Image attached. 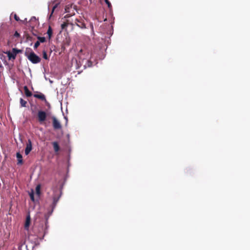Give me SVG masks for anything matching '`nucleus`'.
I'll list each match as a JSON object with an SVG mask.
<instances>
[{
  "label": "nucleus",
  "mask_w": 250,
  "mask_h": 250,
  "mask_svg": "<svg viewBox=\"0 0 250 250\" xmlns=\"http://www.w3.org/2000/svg\"><path fill=\"white\" fill-rule=\"evenodd\" d=\"M30 215L28 214L26 216V221H25V225H24V228H25V229H26V230L28 229L29 227L30 226Z\"/></svg>",
  "instance_id": "0eeeda50"
},
{
  "label": "nucleus",
  "mask_w": 250,
  "mask_h": 250,
  "mask_svg": "<svg viewBox=\"0 0 250 250\" xmlns=\"http://www.w3.org/2000/svg\"><path fill=\"white\" fill-rule=\"evenodd\" d=\"M24 90L27 97H30L32 95V93L29 90L26 86H24Z\"/></svg>",
  "instance_id": "9b49d317"
},
{
  "label": "nucleus",
  "mask_w": 250,
  "mask_h": 250,
  "mask_svg": "<svg viewBox=\"0 0 250 250\" xmlns=\"http://www.w3.org/2000/svg\"><path fill=\"white\" fill-rule=\"evenodd\" d=\"M60 197V195L58 196H54L53 197V208H54L55 206L56 205L58 201L59 200Z\"/></svg>",
  "instance_id": "9d476101"
},
{
  "label": "nucleus",
  "mask_w": 250,
  "mask_h": 250,
  "mask_svg": "<svg viewBox=\"0 0 250 250\" xmlns=\"http://www.w3.org/2000/svg\"><path fill=\"white\" fill-rule=\"evenodd\" d=\"M105 2L107 4V5L109 8H110L111 6V3L109 2V1L108 0H105Z\"/></svg>",
  "instance_id": "5701e85b"
},
{
  "label": "nucleus",
  "mask_w": 250,
  "mask_h": 250,
  "mask_svg": "<svg viewBox=\"0 0 250 250\" xmlns=\"http://www.w3.org/2000/svg\"><path fill=\"white\" fill-rule=\"evenodd\" d=\"M78 55L80 59L83 62L84 60L90 59L91 58V53L88 50H83L81 49Z\"/></svg>",
  "instance_id": "f03ea898"
},
{
  "label": "nucleus",
  "mask_w": 250,
  "mask_h": 250,
  "mask_svg": "<svg viewBox=\"0 0 250 250\" xmlns=\"http://www.w3.org/2000/svg\"><path fill=\"white\" fill-rule=\"evenodd\" d=\"M29 195H30V197L31 198V199L32 200V201H34V193L33 192H31V193H29Z\"/></svg>",
  "instance_id": "aec40b11"
},
{
  "label": "nucleus",
  "mask_w": 250,
  "mask_h": 250,
  "mask_svg": "<svg viewBox=\"0 0 250 250\" xmlns=\"http://www.w3.org/2000/svg\"><path fill=\"white\" fill-rule=\"evenodd\" d=\"M47 34L48 35L49 39H50L51 38V36H52V29H51L50 26H49L48 29V30H47Z\"/></svg>",
  "instance_id": "ddd939ff"
},
{
  "label": "nucleus",
  "mask_w": 250,
  "mask_h": 250,
  "mask_svg": "<svg viewBox=\"0 0 250 250\" xmlns=\"http://www.w3.org/2000/svg\"><path fill=\"white\" fill-rule=\"evenodd\" d=\"M57 5H58V4H56L55 5H54V6H53V9H52V10L51 14V15H50V18L51 17V15H52V14H53V12H54V10H55V9L56 8V7H57Z\"/></svg>",
  "instance_id": "4be33fe9"
},
{
  "label": "nucleus",
  "mask_w": 250,
  "mask_h": 250,
  "mask_svg": "<svg viewBox=\"0 0 250 250\" xmlns=\"http://www.w3.org/2000/svg\"><path fill=\"white\" fill-rule=\"evenodd\" d=\"M92 62L89 60V59H87L85 63L84 64L83 66L84 68L91 67L92 66Z\"/></svg>",
  "instance_id": "f8f14e48"
},
{
  "label": "nucleus",
  "mask_w": 250,
  "mask_h": 250,
  "mask_svg": "<svg viewBox=\"0 0 250 250\" xmlns=\"http://www.w3.org/2000/svg\"><path fill=\"white\" fill-rule=\"evenodd\" d=\"M16 157L18 160V164H22V156L18 152L16 154Z\"/></svg>",
  "instance_id": "6e6552de"
},
{
  "label": "nucleus",
  "mask_w": 250,
  "mask_h": 250,
  "mask_svg": "<svg viewBox=\"0 0 250 250\" xmlns=\"http://www.w3.org/2000/svg\"><path fill=\"white\" fill-rule=\"evenodd\" d=\"M38 41L40 42H44L45 41V38L44 37H38Z\"/></svg>",
  "instance_id": "dca6fc26"
},
{
  "label": "nucleus",
  "mask_w": 250,
  "mask_h": 250,
  "mask_svg": "<svg viewBox=\"0 0 250 250\" xmlns=\"http://www.w3.org/2000/svg\"><path fill=\"white\" fill-rule=\"evenodd\" d=\"M15 35V36H16V37H19V36H20L19 34L17 32H16L15 33V35Z\"/></svg>",
  "instance_id": "393cba45"
},
{
  "label": "nucleus",
  "mask_w": 250,
  "mask_h": 250,
  "mask_svg": "<svg viewBox=\"0 0 250 250\" xmlns=\"http://www.w3.org/2000/svg\"><path fill=\"white\" fill-rule=\"evenodd\" d=\"M20 104H21V106L25 107L27 102H26V101L23 100L22 98H21Z\"/></svg>",
  "instance_id": "4468645a"
},
{
  "label": "nucleus",
  "mask_w": 250,
  "mask_h": 250,
  "mask_svg": "<svg viewBox=\"0 0 250 250\" xmlns=\"http://www.w3.org/2000/svg\"><path fill=\"white\" fill-rule=\"evenodd\" d=\"M40 43L39 41L36 42L34 44V48H37L40 45Z\"/></svg>",
  "instance_id": "412c9836"
},
{
  "label": "nucleus",
  "mask_w": 250,
  "mask_h": 250,
  "mask_svg": "<svg viewBox=\"0 0 250 250\" xmlns=\"http://www.w3.org/2000/svg\"><path fill=\"white\" fill-rule=\"evenodd\" d=\"M46 116L47 115L45 112L42 110L39 111L38 116L39 122L40 123L44 122L46 120Z\"/></svg>",
  "instance_id": "39448f33"
},
{
  "label": "nucleus",
  "mask_w": 250,
  "mask_h": 250,
  "mask_svg": "<svg viewBox=\"0 0 250 250\" xmlns=\"http://www.w3.org/2000/svg\"><path fill=\"white\" fill-rule=\"evenodd\" d=\"M53 120V126L55 129H60L62 128V125L60 122L57 120L55 116L52 117Z\"/></svg>",
  "instance_id": "20e7f679"
},
{
  "label": "nucleus",
  "mask_w": 250,
  "mask_h": 250,
  "mask_svg": "<svg viewBox=\"0 0 250 250\" xmlns=\"http://www.w3.org/2000/svg\"><path fill=\"white\" fill-rule=\"evenodd\" d=\"M43 58L45 60L48 59L47 55L45 51H43Z\"/></svg>",
  "instance_id": "6ab92c4d"
},
{
  "label": "nucleus",
  "mask_w": 250,
  "mask_h": 250,
  "mask_svg": "<svg viewBox=\"0 0 250 250\" xmlns=\"http://www.w3.org/2000/svg\"><path fill=\"white\" fill-rule=\"evenodd\" d=\"M20 52V50L16 48H13L11 51H8L6 53L9 60H14L17 54Z\"/></svg>",
  "instance_id": "7ed1b4c3"
},
{
  "label": "nucleus",
  "mask_w": 250,
  "mask_h": 250,
  "mask_svg": "<svg viewBox=\"0 0 250 250\" xmlns=\"http://www.w3.org/2000/svg\"><path fill=\"white\" fill-rule=\"evenodd\" d=\"M25 54L28 60L33 63H37L41 61L40 58L32 51L30 48L26 49Z\"/></svg>",
  "instance_id": "f257e3e1"
},
{
  "label": "nucleus",
  "mask_w": 250,
  "mask_h": 250,
  "mask_svg": "<svg viewBox=\"0 0 250 250\" xmlns=\"http://www.w3.org/2000/svg\"><path fill=\"white\" fill-rule=\"evenodd\" d=\"M77 26H79V27L81 28H86V26H85V25L82 23V22L81 21H78V23L77 24Z\"/></svg>",
  "instance_id": "2eb2a0df"
},
{
  "label": "nucleus",
  "mask_w": 250,
  "mask_h": 250,
  "mask_svg": "<svg viewBox=\"0 0 250 250\" xmlns=\"http://www.w3.org/2000/svg\"><path fill=\"white\" fill-rule=\"evenodd\" d=\"M32 149V145L31 141L29 139L26 144V146L25 149V154L27 155Z\"/></svg>",
  "instance_id": "423d86ee"
},
{
  "label": "nucleus",
  "mask_w": 250,
  "mask_h": 250,
  "mask_svg": "<svg viewBox=\"0 0 250 250\" xmlns=\"http://www.w3.org/2000/svg\"><path fill=\"white\" fill-rule=\"evenodd\" d=\"M35 97H36L38 98H40L41 99H42V100L45 99V96L43 95H35Z\"/></svg>",
  "instance_id": "a211bd4d"
},
{
  "label": "nucleus",
  "mask_w": 250,
  "mask_h": 250,
  "mask_svg": "<svg viewBox=\"0 0 250 250\" xmlns=\"http://www.w3.org/2000/svg\"><path fill=\"white\" fill-rule=\"evenodd\" d=\"M64 25H64V24H62V28L64 27Z\"/></svg>",
  "instance_id": "a878e982"
},
{
  "label": "nucleus",
  "mask_w": 250,
  "mask_h": 250,
  "mask_svg": "<svg viewBox=\"0 0 250 250\" xmlns=\"http://www.w3.org/2000/svg\"><path fill=\"white\" fill-rule=\"evenodd\" d=\"M40 188H41V187H40V185H38L36 187V193L39 195L40 194Z\"/></svg>",
  "instance_id": "f3484780"
},
{
  "label": "nucleus",
  "mask_w": 250,
  "mask_h": 250,
  "mask_svg": "<svg viewBox=\"0 0 250 250\" xmlns=\"http://www.w3.org/2000/svg\"><path fill=\"white\" fill-rule=\"evenodd\" d=\"M64 118H65V120H66V122H67V118L66 117H64Z\"/></svg>",
  "instance_id": "bb28decb"
},
{
  "label": "nucleus",
  "mask_w": 250,
  "mask_h": 250,
  "mask_svg": "<svg viewBox=\"0 0 250 250\" xmlns=\"http://www.w3.org/2000/svg\"><path fill=\"white\" fill-rule=\"evenodd\" d=\"M52 144L53 146L54 151L56 152H58L59 150V149H60V147L59 146L58 143L56 142H53Z\"/></svg>",
  "instance_id": "1a4fd4ad"
},
{
  "label": "nucleus",
  "mask_w": 250,
  "mask_h": 250,
  "mask_svg": "<svg viewBox=\"0 0 250 250\" xmlns=\"http://www.w3.org/2000/svg\"><path fill=\"white\" fill-rule=\"evenodd\" d=\"M14 18H15V20L17 21H20V18L17 16L16 14L14 15Z\"/></svg>",
  "instance_id": "b1692460"
}]
</instances>
